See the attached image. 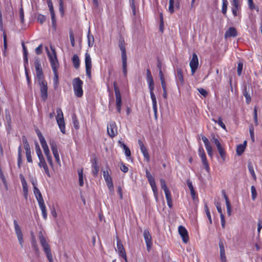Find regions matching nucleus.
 <instances>
[{"mask_svg": "<svg viewBox=\"0 0 262 262\" xmlns=\"http://www.w3.org/2000/svg\"><path fill=\"white\" fill-rule=\"evenodd\" d=\"M119 47L121 51L123 73L124 76H126L127 75V56L125 47V42L122 38L119 39Z\"/></svg>", "mask_w": 262, "mask_h": 262, "instance_id": "f257e3e1", "label": "nucleus"}, {"mask_svg": "<svg viewBox=\"0 0 262 262\" xmlns=\"http://www.w3.org/2000/svg\"><path fill=\"white\" fill-rule=\"evenodd\" d=\"M72 84L75 96L81 98L83 96L82 85L83 81L79 78H75L73 79Z\"/></svg>", "mask_w": 262, "mask_h": 262, "instance_id": "f03ea898", "label": "nucleus"}, {"mask_svg": "<svg viewBox=\"0 0 262 262\" xmlns=\"http://www.w3.org/2000/svg\"><path fill=\"white\" fill-rule=\"evenodd\" d=\"M51 49L52 51V54L49 52L48 48H46L47 51L48 52V56L49 58V60L51 63L53 72L56 71H57V68L59 67V63L58 62L57 55L55 49H53L52 47H51Z\"/></svg>", "mask_w": 262, "mask_h": 262, "instance_id": "7ed1b4c3", "label": "nucleus"}, {"mask_svg": "<svg viewBox=\"0 0 262 262\" xmlns=\"http://www.w3.org/2000/svg\"><path fill=\"white\" fill-rule=\"evenodd\" d=\"M114 91L116 97V104L118 112L120 114L121 112L122 99L121 93L117 85V82L114 81L113 83Z\"/></svg>", "mask_w": 262, "mask_h": 262, "instance_id": "20e7f679", "label": "nucleus"}, {"mask_svg": "<svg viewBox=\"0 0 262 262\" xmlns=\"http://www.w3.org/2000/svg\"><path fill=\"white\" fill-rule=\"evenodd\" d=\"M37 82L39 86L40 97L41 99L45 101L48 96L47 82L45 79L37 80Z\"/></svg>", "mask_w": 262, "mask_h": 262, "instance_id": "39448f33", "label": "nucleus"}, {"mask_svg": "<svg viewBox=\"0 0 262 262\" xmlns=\"http://www.w3.org/2000/svg\"><path fill=\"white\" fill-rule=\"evenodd\" d=\"M57 115L56 119L57 123L59 126L60 131L63 133L65 134V123L63 118V115L62 110L60 108H57L56 110Z\"/></svg>", "mask_w": 262, "mask_h": 262, "instance_id": "423d86ee", "label": "nucleus"}, {"mask_svg": "<svg viewBox=\"0 0 262 262\" xmlns=\"http://www.w3.org/2000/svg\"><path fill=\"white\" fill-rule=\"evenodd\" d=\"M85 64L86 74L90 79H91V68H92V61L90 54L86 53L85 54Z\"/></svg>", "mask_w": 262, "mask_h": 262, "instance_id": "0eeeda50", "label": "nucleus"}, {"mask_svg": "<svg viewBox=\"0 0 262 262\" xmlns=\"http://www.w3.org/2000/svg\"><path fill=\"white\" fill-rule=\"evenodd\" d=\"M192 75H193L199 66V60L196 53H193L189 63Z\"/></svg>", "mask_w": 262, "mask_h": 262, "instance_id": "6e6552de", "label": "nucleus"}, {"mask_svg": "<svg viewBox=\"0 0 262 262\" xmlns=\"http://www.w3.org/2000/svg\"><path fill=\"white\" fill-rule=\"evenodd\" d=\"M199 155L201 158L202 163L208 172L210 171L209 165L207 161L205 152L202 146H200L199 148Z\"/></svg>", "mask_w": 262, "mask_h": 262, "instance_id": "1a4fd4ad", "label": "nucleus"}, {"mask_svg": "<svg viewBox=\"0 0 262 262\" xmlns=\"http://www.w3.org/2000/svg\"><path fill=\"white\" fill-rule=\"evenodd\" d=\"M107 131L108 136L112 138L117 135V128L115 122H111L107 124Z\"/></svg>", "mask_w": 262, "mask_h": 262, "instance_id": "9d476101", "label": "nucleus"}, {"mask_svg": "<svg viewBox=\"0 0 262 262\" xmlns=\"http://www.w3.org/2000/svg\"><path fill=\"white\" fill-rule=\"evenodd\" d=\"M13 223H14V228H15V231L16 234L17 235L18 240L19 243L20 245H21V246L23 247V244L24 243V240H23V233L21 232V230L20 229V227L18 225L17 221L15 220H14Z\"/></svg>", "mask_w": 262, "mask_h": 262, "instance_id": "9b49d317", "label": "nucleus"}, {"mask_svg": "<svg viewBox=\"0 0 262 262\" xmlns=\"http://www.w3.org/2000/svg\"><path fill=\"white\" fill-rule=\"evenodd\" d=\"M49 144L56 162L59 164L60 159L56 142L54 140H51Z\"/></svg>", "mask_w": 262, "mask_h": 262, "instance_id": "f8f14e48", "label": "nucleus"}, {"mask_svg": "<svg viewBox=\"0 0 262 262\" xmlns=\"http://www.w3.org/2000/svg\"><path fill=\"white\" fill-rule=\"evenodd\" d=\"M103 176L105 181L106 185L108 188V189L111 192L114 191V186L111 177L110 176L108 171H103Z\"/></svg>", "mask_w": 262, "mask_h": 262, "instance_id": "ddd939ff", "label": "nucleus"}, {"mask_svg": "<svg viewBox=\"0 0 262 262\" xmlns=\"http://www.w3.org/2000/svg\"><path fill=\"white\" fill-rule=\"evenodd\" d=\"M143 235L146 245L147 250L148 251H149L152 246V239L148 230L145 229L144 230Z\"/></svg>", "mask_w": 262, "mask_h": 262, "instance_id": "4468645a", "label": "nucleus"}, {"mask_svg": "<svg viewBox=\"0 0 262 262\" xmlns=\"http://www.w3.org/2000/svg\"><path fill=\"white\" fill-rule=\"evenodd\" d=\"M117 238V248L119 253V254L120 256L123 257L125 259V261H127V257L126 255V253L123 247V245L121 243L120 239L119 238L118 236Z\"/></svg>", "mask_w": 262, "mask_h": 262, "instance_id": "2eb2a0df", "label": "nucleus"}, {"mask_svg": "<svg viewBox=\"0 0 262 262\" xmlns=\"http://www.w3.org/2000/svg\"><path fill=\"white\" fill-rule=\"evenodd\" d=\"M178 231L182 238L183 242L185 244L189 242V238L186 228L183 226H180L178 228Z\"/></svg>", "mask_w": 262, "mask_h": 262, "instance_id": "dca6fc26", "label": "nucleus"}, {"mask_svg": "<svg viewBox=\"0 0 262 262\" xmlns=\"http://www.w3.org/2000/svg\"><path fill=\"white\" fill-rule=\"evenodd\" d=\"M39 238L40 240V243L41 246L43 248L45 253H47L51 251L50 247L46 241V239L45 236L42 234L40 232V235L39 236Z\"/></svg>", "mask_w": 262, "mask_h": 262, "instance_id": "f3484780", "label": "nucleus"}, {"mask_svg": "<svg viewBox=\"0 0 262 262\" xmlns=\"http://www.w3.org/2000/svg\"><path fill=\"white\" fill-rule=\"evenodd\" d=\"M39 238L40 240V243L41 246L43 248L45 253H47L51 251L50 247L46 241V239L45 236L42 234L40 232V235L39 236Z\"/></svg>", "mask_w": 262, "mask_h": 262, "instance_id": "a211bd4d", "label": "nucleus"}, {"mask_svg": "<svg viewBox=\"0 0 262 262\" xmlns=\"http://www.w3.org/2000/svg\"><path fill=\"white\" fill-rule=\"evenodd\" d=\"M138 144L140 146V150L143 155L144 158L146 160L147 162H149L150 160V156L148 153V151L146 147L144 146L142 141L139 139L138 140Z\"/></svg>", "mask_w": 262, "mask_h": 262, "instance_id": "6ab92c4d", "label": "nucleus"}, {"mask_svg": "<svg viewBox=\"0 0 262 262\" xmlns=\"http://www.w3.org/2000/svg\"><path fill=\"white\" fill-rule=\"evenodd\" d=\"M220 248V259L222 262H226L227 259L225 255V250L224 248V245L223 242L220 240L219 243Z\"/></svg>", "mask_w": 262, "mask_h": 262, "instance_id": "aec40b11", "label": "nucleus"}, {"mask_svg": "<svg viewBox=\"0 0 262 262\" xmlns=\"http://www.w3.org/2000/svg\"><path fill=\"white\" fill-rule=\"evenodd\" d=\"M92 173L95 177H97L98 174L99 167L96 157H94L92 160Z\"/></svg>", "mask_w": 262, "mask_h": 262, "instance_id": "412c9836", "label": "nucleus"}, {"mask_svg": "<svg viewBox=\"0 0 262 262\" xmlns=\"http://www.w3.org/2000/svg\"><path fill=\"white\" fill-rule=\"evenodd\" d=\"M176 77L178 80V83L179 82L181 85H183L184 83V79L182 70L181 68H178L177 69Z\"/></svg>", "mask_w": 262, "mask_h": 262, "instance_id": "4be33fe9", "label": "nucleus"}, {"mask_svg": "<svg viewBox=\"0 0 262 262\" xmlns=\"http://www.w3.org/2000/svg\"><path fill=\"white\" fill-rule=\"evenodd\" d=\"M19 178L20 179L22 186H23V190L24 193V195L26 198H27V196L28 195V186H27V183L26 181L24 176L22 174H19Z\"/></svg>", "mask_w": 262, "mask_h": 262, "instance_id": "5701e85b", "label": "nucleus"}, {"mask_svg": "<svg viewBox=\"0 0 262 262\" xmlns=\"http://www.w3.org/2000/svg\"><path fill=\"white\" fill-rule=\"evenodd\" d=\"M237 31L234 27H230L228 30L225 32V37H235L237 36Z\"/></svg>", "mask_w": 262, "mask_h": 262, "instance_id": "b1692460", "label": "nucleus"}, {"mask_svg": "<svg viewBox=\"0 0 262 262\" xmlns=\"http://www.w3.org/2000/svg\"><path fill=\"white\" fill-rule=\"evenodd\" d=\"M247 144V141H245L242 144H239L237 146L236 152L238 156H241L244 152Z\"/></svg>", "mask_w": 262, "mask_h": 262, "instance_id": "393cba45", "label": "nucleus"}, {"mask_svg": "<svg viewBox=\"0 0 262 262\" xmlns=\"http://www.w3.org/2000/svg\"><path fill=\"white\" fill-rule=\"evenodd\" d=\"M38 204H39V207L41 210L43 218L45 220H46L47 218V210H46V205L44 203V201L39 202Z\"/></svg>", "mask_w": 262, "mask_h": 262, "instance_id": "a878e982", "label": "nucleus"}, {"mask_svg": "<svg viewBox=\"0 0 262 262\" xmlns=\"http://www.w3.org/2000/svg\"><path fill=\"white\" fill-rule=\"evenodd\" d=\"M149 184H150V185L152 188V190L153 191L155 199H156V201L158 202V189H157V186L156 184L155 181H153L152 182L150 183Z\"/></svg>", "mask_w": 262, "mask_h": 262, "instance_id": "bb28decb", "label": "nucleus"}, {"mask_svg": "<svg viewBox=\"0 0 262 262\" xmlns=\"http://www.w3.org/2000/svg\"><path fill=\"white\" fill-rule=\"evenodd\" d=\"M72 62L74 67L76 69H78L80 66V60L77 54H74L72 57Z\"/></svg>", "mask_w": 262, "mask_h": 262, "instance_id": "cd10ccee", "label": "nucleus"}, {"mask_svg": "<svg viewBox=\"0 0 262 262\" xmlns=\"http://www.w3.org/2000/svg\"><path fill=\"white\" fill-rule=\"evenodd\" d=\"M33 191L38 203L43 201L42 194L37 187L33 188Z\"/></svg>", "mask_w": 262, "mask_h": 262, "instance_id": "c85d7f7f", "label": "nucleus"}, {"mask_svg": "<svg viewBox=\"0 0 262 262\" xmlns=\"http://www.w3.org/2000/svg\"><path fill=\"white\" fill-rule=\"evenodd\" d=\"M148 88H149V90L150 95V97H151V100H152V104H157L156 98V96H155V94L154 93V88H155V85H148Z\"/></svg>", "mask_w": 262, "mask_h": 262, "instance_id": "c756f323", "label": "nucleus"}, {"mask_svg": "<svg viewBox=\"0 0 262 262\" xmlns=\"http://www.w3.org/2000/svg\"><path fill=\"white\" fill-rule=\"evenodd\" d=\"M78 180H79V186L82 187L84 185L83 181V168H80L78 170Z\"/></svg>", "mask_w": 262, "mask_h": 262, "instance_id": "7c9ffc66", "label": "nucleus"}, {"mask_svg": "<svg viewBox=\"0 0 262 262\" xmlns=\"http://www.w3.org/2000/svg\"><path fill=\"white\" fill-rule=\"evenodd\" d=\"M147 81L148 85H155L152 76L149 69L146 70Z\"/></svg>", "mask_w": 262, "mask_h": 262, "instance_id": "2f4dec72", "label": "nucleus"}, {"mask_svg": "<svg viewBox=\"0 0 262 262\" xmlns=\"http://www.w3.org/2000/svg\"><path fill=\"white\" fill-rule=\"evenodd\" d=\"M243 95L245 96L246 100V103L248 104L251 101V98L250 94L249 93L247 86H245L243 91Z\"/></svg>", "mask_w": 262, "mask_h": 262, "instance_id": "473e14b6", "label": "nucleus"}, {"mask_svg": "<svg viewBox=\"0 0 262 262\" xmlns=\"http://www.w3.org/2000/svg\"><path fill=\"white\" fill-rule=\"evenodd\" d=\"M88 42L89 47H92L94 43V38L93 35L91 34L90 29L88 30Z\"/></svg>", "mask_w": 262, "mask_h": 262, "instance_id": "72a5a7b5", "label": "nucleus"}, {"mask_svg": "<svg viewBox=\"0 0 262 262\" xmlns=\"http://www.w3.org/2000/svg\"><path fill=\"white\" fill-rule=\"evenodd\" d=\"M164 192L165 194L167 205L169 208H171L172 206V202L170 192L169 190H168Z\"/></svg>", "mask_w": 262, "mask_h": 262, "instance_id": "f704fd0d", "label": "nucleus"}, {"mask_svg": "<svg viewBox=\"0 0 262 262\" xmlns=\"http://www.w3.org/2000/svg\"><path fill=\"white\" fill-rule=\"evenodd\" d=\"M37 80L45 79L42 68L35 69Z\"/></svg>", "mask_w": 262, "mask_h": 262, "instance_id": "c9c22d12", "label": "nucleus"}, {"mask_svg": "<svg viewBox=\"0 0 262 262\" xmlns=\"http://www.w3.org/2000/svg\"><path fill=\"white\" fill-rule=\"evenodd\" d=\"M0 178L5 186L6 190L8 191L9 190L8 185L2 170H0Z\"/></svg>", "mask_w": 262, "mask_h": 262, "instance_id": "e433bc0d", "label": "nucleus"}, {"mask_svg": "<svg viewBox=\"0 0 262 262\" xmlns=\"http://www.w3.org/2000/svg\"><path fill=\"white\" fill-rule=\"evenodd\" d=\"M248 168L249 171L250 172L251 174L252 175V177L253 179L254 180H256V174L255 173V172H254V168H253V165H252L251 162H248Z\"/></svg>", "mask_w": 262, "mask_h": 262, "instance_id": "4c0bfd02", "label": "nucleus"}, {"mask_svg": "<svg viewBox=\"0 0 262 262\" xmlns=\"http://www.w3.org/2000/svg\"><path fill=\"white\" fill-rule=\"evenodd\" d=\"M219 153L223 161H225L226 152L223 147L221 146L217 147Z\"/></svg>", "mask_w": 262, "mask_h": 262, "instance_id": "58836bf2", "label": "nucleus"}, {"mask_svg": "<svg viewBox=\"0 0 262 262\" xmlns=\"http://www.w3.org/2000/svg\"><path fill=\"white\" fill-rule=\"evenodd\" d=\"M222 12L224 15H226L227 10V6L228 4V2L227 0H222Z\"/></svg>", "mask_w": 262, "mask_h": 262, "instance_id": "ea45409f", "label": "nucleus"}, {"mask_svg": "<svg viewBox=\"0 0 262 262\" xmlns=\"http://www.w3.org/2000/svg\"><path fill=\"white\" fill-rule=\"evenodd\" d=\"M5 118L7 123H10L11 121L10 113L9 110L6 109L5 111Z\"/></svg>", "mask_w": 262, "mask_h": 262, "instance_id": "a19ab883", "label": "nucleus"}, {"mask_svg": "<svg viewBox=\"0 0 262 262\" xmlns=\"http://www.w3.org/2000/svg\"><path fill=\"white\" fill-rule=\"evenodd\" d=\"M22 141L24 144V148L25 150L30 149L29 144L25 136H22Z\"/></svg>", "mask_w": 262, "mask_h": 262, "instance_id": "79ce46f5", "label": "nucleus"}, {"mask_svg": "<svg viewBox=\"0 0 262 262\" xmlns=\"http://www.w3.org/2000/svg\"><path fill=\"white\" fill-rule=\"evenodd\" d=\"M72 121L74 127L75 129H78L79 128V123L75 114L72 115Z\"/></svg>", "mask_w": 262, "mask_h": 262, "instance_id": "37998d69", "label": "nucleus"}, {"mask_svg": "<svg viewBox=\"0 0 262 262\" xmlns=\"http://www.w3.org/2000/svg\"><path fill=\"white\" fill-rule=\"evenodd\" d=\"M205 210L206 215L209 220V223L210 224H211L212 223V219H211V214H210L209 208L206 204H205Z\"/></svg>", "mask_w": 262, "mask_h": 262, "instance_id": "c03bdc74", "label": "nucleus"}, {"mask_svg": "<svg viewBox=\"0 0 262 262\" xmlns=\"http://www.w3.org/2000/svg\"><path fill=\"white\" fill-rule=\"evenodd\" d=\"M211 141L212 143H214L216 146V148L221 146V144L219 141V140L215 137L214 135H212V138L211 139Z\"/></svg>", "mask_w": 262, "mask_h": 262, "instance_id": "a18cd8bd", "label": "nucleus"}, {"mask_svg": "<svg viewBox=\"0 0 262 262\" xmlns=\"http://www.w3.org/2000/svg\"><path fill=\"white\" fill-rule=\"evenodd\" d=\"M160 181L161 188L162 189H163L164 191L165 192L168 191L169 189L167 187L165 181L163 179H161Z\"/></svg>", "mask_w": 262, "mask_h": 262, "instance_id": "49530a36", "label": "nucleus"}, {"mask_svg": "<svg viewBox=\"0 0 262 262\" xmlns=\"http://www.w3.org/2000/svg\"><path fill=\"white\" fill-rule=\"evenodd\" d=\"M54 73V78H53V82L55 87L57 86L58 84V75L57 71H53Z\"/></svg>", "mask_w": 262, "mask_h": 262, "instance_id": "de8ad7c7", "label": "nucleus"}, {"mask_svg": "<svg viewBox=\"0 0 262 262\" xmlns=\"http://www.w3.org/2000/svg\"><path fill=\"white\" fill-rule=\"evenodd\" d=\"M243 68V63L242 61H239L237 64V73L238 76H241Z\"/></svg>", "mask_w": 262, "mask_h": 262, "instance_id": "09e8293b", "label": "nucleus"}, {"mask_svg": "<svg viewBox=\"0 0 262 262\" xmlns=\"http://www.w3.org/2000/svg\"><path fill=\"white\" fill-rule=\"evenodd\" d=\"M251 194H252V200L254 201L257 197V192L255 187L254 186H252L251 187Z\"/></svg>", "mask_w": 262, "mask_h": 262, "instance_id": "8fccbe9b", "label": "nucleus"}, {"mask_svg": "<svg viewBox=\"0 0 262 262\" xmlns=\"http://www.w3.org/2000/svg\"><path fill=\"white\" fill-rule=\"evenodd\" d=\"M51 16V20H52V26L54 29L56 28V20L55 19V13H50Z\"/></svg>", "mask_w": 262, "mask_h": 262, "instance_id": "3c124183", "label": "nucleus"}, {"mask_svg": "<svg viewBox=\"0 0 262 262\" xmlns=\"http://www.w3.org/2000/svg\"><path fill=\"white\" fill-rule=\"evenodd\" d=\"M253 115H254L253 117H254V122L255 123V125H257L258 124V119H257V107L256 106H255L254 108Z\"/></svg>", "mask_w": 262, "mask_h": 262, "instance_id": "603ef678", "label": "nucleus"}, {"mask_svg": "<svg viewBox=\"0 0 262 262\" xmlns=\"http://www.w3.org/2000/svg\"><path fill=\"white\" fill-rule=\"evenodd\" d=\"M38 158L39 160V162L38 163V165L40 167H43L45 165H47L46 161H45L43 156L39 157Z\"/></svg>", "mask_w": 262, "mask_h": 262, "instance_id": "864d4df0", "label": "nucleus"}, {"mask_svg": "<svg viewBox=\"0 0 262 262\" xmlns=\"http://www.w3.org/2000/svg\"><path fill=\"white\" fill-rule=\"evenodd\" d=\"M168 10L171 14L174 12V0H169Z\"/></svg>", "mask_w": 262, "mask_h": 262, "instance_id": "5fc2aeb1", "label": "nucleus"}, {"mask_svg": "<svg viewBox=\"0 0 262 262\" xmlns=\"http://www.w3.org/2000/svg\"><path fill=\"white\" fill-rule=\"evenodd\" d=\"M212 121H213L215 122H217L218 124L223 129H226V126L225 124L223 122L222 119L221 117L219 118L218 121H216L215 119H212Z\"/></svg>", "mask_w": 262, "mask_h": 262, "instance_id": "6e6d98bb", "label": "nucleus"}, {"mask_svg": "<svg viewBox=\"0 0 262 262\" xmlns=\"http://www.w3.org/2000/svg\"><path fill=\"white\" fill-rule=\"evenodd\" d=\"M35 148H36V154L37 155L38 157H40L41 156H42L41 150L40 148L39 145L38 144V143H36L35 144Z\"/></svg>", "mask_w": 262, "mask_h": 262, "instance_id": "4d7b16f0", "label": "nucleus"}, {"mask_svg": "<svg viewBox=\"0 0 262 262\" xmlns=\"http://www.w3.org/2000/svg\"><path fill=\"white\" fill-rule=\"evenodd\" d=\"M19 14L20 21L23 24L24 23V12L22 7L19 9Z\"/></svg>", "mask_w": 262, "mask_h": 262, "instance_id": "13d9d810", "label": "nucleus"}, {"mask_svg": "<svg viewBox=\"0 0 262 262\" xmlns=\"http://www.w3.org/2000/svg\"><path fill=\"white\" fill-rule=\"evenodd\" d=\"M46 19V17L45 15L42 14H39L37 16V21L41 24H42Z\"/></svg>", "mask_w": 262, "mask_h": 262, "instance_id": "bf43d9fd", "label": "nucleus"}, {"mask_svg": "<svg viewBox=\"0 0 262 262\" xmlns=\"http://www.w3.org/2000/svg\"><path fill=\"white\" fill-rule=\"evenodd\" d=\"M249 132L251 140L253 142H254V127L252 125H251L249 128Z\"/></svg>", "mask_w": 262, "mask_h": 262, "instance_id": "052dcab7", "label": "nucleus"}, {"mask_svg": "<svg viewBox=\"0 0 262 262\" xmlns=\"http://www.w3.org/2000/svg\"><path fill=\"white\" fill-rule=\"evenodd\" d=\"M59 12L60 13L62 16L64 14V9H63V0H59Z\"/></svg>", "mask_w": 262, "mask_h": 262, "instance_id": "680f3d73", "label": "nucleus"}, {"mask_svg": "<svg viewBox=\"0 0 262 262\" xmlns=\"http://www.w3.org/2000/svg\"><path fill=\"white\" fill-rule=\"evenodd\" d=\"M233 7L232 8V12L234 16H236L237 15V10L239 8V4L236 5L235 6H232Z\"/></svg>", "mask_w": 262, "mask_h": 262, "instance_id": "e2e57ef3", "label": "nucleus"}, {"mask_svg": "<svg viewBox=\"0 0 262 262\" xmlns=\"http://www.w3.org/2000/svg\"><path fill=\"white\" fill-rule=\"evenodd\" d=\"M47 2L49 8L50 13H55L53 9V6L51 0H47Z\"/></svg>", "mask_w": 262, "mask_h": 262, "instance_id": "0e129e2a", "label": "nucleus"}, {"mask_svg": "<svg viewBox=\"0 0 262 262\" xmlns=\"http://www.w3.org/2000/svg\"><path fill=\"white\" fill-rule=\"evenodd\" d=\"M70 39L71 41V43L72 47L75 46V40H74V35L73 32L71 31L70 32Z\"/></svg>", "mask_w": 262, "mask_h": 262, "instance_id": "69168bd1", "label": "nucleus"}, {"mask_svg": "<svg viewBox=\"0 0 262 262\" xmlns=\"http://www.w3.org/2000/svg\"><path fill=\"white\" fill-rule=\"evenodd\" d=\"M34 66H35V69L42 68L41 67V63H40V60L38 58H37L35 59V62H34Z\"/></svg>", "mask_w": 262, "mask_h": 262, "instance_id": "338daca9", "label": "nucleus"}, {"mask_svg": "<svg viewBox=\"0 0 262 262\" xmlns=\"http://www.w3.org/2000/svg\"><path fill=\"white\" fill-rule=\"evenodd\" d=\"M49 262H54L51 251L45 253Z\"/></svg>", "mask_w": 262, "mask_h": 262, "instance_id": "774afa93", "label": "nucleus"}]
</instances>
